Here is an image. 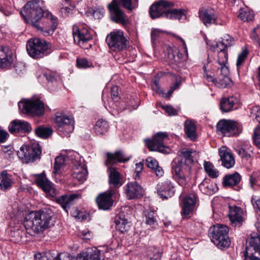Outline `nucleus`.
<instances>
[{"label":"nucleus","instance_id":"obj_52","mask_svg":"<svg viewBox=\"0 0 260 260\" xmlns=\"http://www.w3.org/2000/svg\"><path fill=\"white\" fill-rule=\"evenodd\" d=\"M86 173L87 171L82 167H81L79 169L74 170L72 175L73 178L77 179L79 181L83 182L86 179Z\"/></svg>","mask_w":260,"mask_h":260},{"label":"nucleus","instance_id":"obj_36","mask_svg":"<svg viewBox=\"0 0 260 260\" xmlns=\"http://www.w3.org/2000/svg\"><path fill=\"white\" fill-rule=\"evenodd\" d=\"M80 197V196L78 194L75 193L70 195H63L56 199V202L68 213V209L72 202L75 199H79Z\"/></svg>","mask_w":260,"mask_h":260},{"label":"nucleus","instance_id":"obj_56","mask_svg":"<svg viewBox=\"0 0 260 260\" xmlns=\"http://www.w3.org/2000/svg\"><path fill=\"white\" fill-rule=\"evenodd\" d=\"M250 117L256 122H260V107L255 106L250 109Z\"/></svg>","mask_w":260,"mask_h":260},{"label":"nucleus","instance_id":"obj_34","mask_svg":"<svg viewBox=\"0 0 260 260\" xmlns=\"http://www.w3.org/2000/svg\"><path fill=\"white\" fill-rule=\"evenodd\" d=\"M107 172L109 174V183L111 187L118 188L120 187L122 182L120 178V173L115 168L109 167Z\"/></svg>","mask_w":260,"mask_h":260},{"label":"nucleus","instance_id":"obj_22","mask_svg":"<svg viewBox=\"0 0 260 260\" xmlns=\"http://www.w3.org/2000/svg\"><path fill=\"white\" fill-rule=\"evenodd\" d=\"M115 191L111 189L103 193L100 194L96 199L98 206L100 209L107 210L110 209L113 204L112 196Z\"/></svg>","mask_w":260,"mask_h":260},{"label":"nucleus","instance_id":"obj_39","mask_svg":"<svg viewBox=\"0 0 260 260\" xmlns=\"http://www.w3.org/2000/svg\"><path fill=\"white\" fill-rule=\"evenodd\" d=\"M200 190L204 194H213L217 190V187L208 179H205L199 186Z\"/></svg>","mask_w":260,"mask_h":260},{"label":"nucleus","instance_id":"obj_63","mask_svg":"<svg viewBox=\"0 0 260 260\" xmlns=\"http://www.w3.org/2000/svg\"><path fill=\"white\" fill-rule=\"evenodd\" d=\"M147 166L148 168L154 169V168L157 167L158 162L157 160L153 157H149L146 159Z\"/></svg>","mask_w":260,"mask_h":260},{"label":"nucleus","instance_id":"obj_44","mask_svg":"<svg viewBox=\"0 0 260 260\" xmlns=\"http://www.w3.org/2000/svg\"><path fill=\"white\" fill-rule=\"evenodd\" d=\"M35 133L37 136L43 139L48 138L52 133V129L50 127L39 126L35 129Z\"/></svg>","mask_w":260,"mask_h":260},{"label":"nucleus","instance_id":"obj_61","mask_svg":"<svg viewBox=\"0 0 260 260\" xmlns=\"http://www.w3.org/2000/svg\"><path fill=\"white\" fill-rule=\"evenodd\" d=\"M89 260H101L100 257V250L96 248L92 250L91 251L88 252V257Z\"/></svg>","mask_w":260,"mask_h":260},{"label":"nucleus","instance_id":"obj_27","mask_svg":"<svg viewBox=\"0 0 260 260\" xmlns=\"http://www.w3.org/2000/svg\"><path fill=\"white\" fill-rule=\"evenodd\" d=\"M37 185L41 187L45 192L48 193L52 197L56 195V190L53 186L51 182H50L46 177L42 174L38 175L36 179Z\"/></svg>","mask_w":260,"mask_h":260},{"label":"nucleus","instance_id":"obj_14","mask_svg":"<svg viewBox=\"0 0 260 260\" xmlns=\"http://www.w3.org/2000/svg\"><path fill=\"white\" fill-rule=\"evenodd\" d=\"M206 44L207 45L210 46L211 49L214 51L217 52L218 53V59L216 62L214 64L211 63L210 60H209V57H208L207 61L205 64H207L209 62V66H211V68L215 69V66L219 67L220 70H221L223 67H227L226 64L228 61V54L226 48L223 47L222 45H218L217 42H213L212 44H210V41L206 40Z\"/></svg>","mask_w":260,"mask_h":260},{"label":"nucleus","instance_id":"obj_43","mask_svg":"<svg viewBox=\"0 0 260 260\" xmlns=\"http://www.w3.org/2000/svg\"><path fill=\"white\" fill-rule=\"evenodd\" d=\"M109 124L105 120L99 119L94 126V132L97 135L105 134L108 131Z\"/></svg>","mask_w":260,"mask_h":260},{"label":"nucleus","instance_id":"obj_58","mask_svg":"<svg viewBox=\"0 0 260 260\" xmlns=\"http://www.w3.org/2000/svg\"><path fill=\"white\" fill-rule=\"evenodd\" d=\"M77 66L79 68H87L92 67V63L85 58H77Z\"/></svg>","mask_w":260,"mask_h":260},{"label":"nucleus","instance_id":"obj_28","mask_svg":"<svg viewBox=\"0 0 260 260\" xmlns=\"http://www.w3.org/2000/svg\"><path fill=\"white\" fill-rule=\"evenodd\" d=\"M37 185L41 187L45 192L48 193L52 197L56 195V190L53 186L51 182H50L46 177L42 174L38 175L36 179Z\"/></svg>","mask_w":260,"mask_h":260},{"label":"nucleus","instance_id":"obj_16","mask_svg":"<svg viewBox=\"0 0 260 260\" xmlns=\"http://www.w3.org/2000/svg\"><path fill=\"white\" fill-rule=\"evenodd\" d=\"M108 9L111 20L116 23L126 24L128 19L126 14L120 9L117 0H112L108 4Z\"/></svg>","mask_w":260,"mask_h":260},{"label":"nucleus","instance_id":"obj_23","mask_svg":"<svg viewBox=\"0 0 260 260\" xmlns=\"http://www.w3.org/2000/svg\"><path fill=\"white\" fill-rule=\"evenodd\" d=\"M197 196L196 193H189L183 200L182 210L181 212L185 218L189 217V214L193 211L197 202Z\"/></svg>","mask_w":260,"mask_h":260},{"label":"nucleus","instance_id":"obj_31","mask_svg":"<svg viewBox=\"0 0 260 260\" xmlns=\"http://www.w3.org/2000/svg\"><path fill=\"white\" fill-rule=\"evenodd\" d=\"M219 154L223 166L230 169L234 166L235 161L233 155L225 147H222L219 149Z\"/></svg>","mask_w":260,"mask_h":260},{"label":"nucleus","instance_id":"obj_48","mask_svg":"<svg viewBox=\"0 0 260 260\" xmlns=\"http://www.w3.org/2000/svg\"><path fill=\"white\" fill-rule=\"evenodd\" d=\"M238 17L243 21H249L253 19L254 14L248 8H244L240 9Z\"/></svg>","mask_w":260,"mask_h":260},{"label":"nucleus","instance_id":"obj_54","mask_svg":"<svg viewBox=\"0 0 260 260\" xmlns=\"http://www.w3.org/2000/svg\"><path fill=\"white\" fill-rule=\"evenodd\" d=\"M155 214L153 211H149L145 215L146 223L152 228H155L157 225Z\"/></svg>","mask_w":260,"mask_h":260},{"label":"nucleus","instance_id":"obj_3","mask_svg":"<svg viewBox=\"0 0 260 260\" xmlns=\"http://www.w3.org/2000/svg\"><path fill=\"white\" fill-rule=\"evenodd\" d=\"M41 0H32L28 2L22 8L20 14L24 21L33 26L40 21L45 10H43L40 3Z\"/></svg>","mask_w":260,"mask_h":260},{"label":"nucleus","instance_id":"obj_35","mask_svg":"<svg viewBox=\"0 0 260 260\" xmlns=\"http://www.w3.org/2000/svg\"><path fill=\"white\" fill-rule=\"evenodd\" d=\"M242 214L243 212L240 208L235 207L230 208L229 216L233 226H240L243 220Z\"/></svg>","mask_w":260,"mask_h":260},{"label":"nucleus","instance_id":"obj_15","mask_svg":"<svg viewBox=\"0 0 260 260\" xmlns=\"http://www.w3.org/2000/svg\"><path fill=\"white\" fill-rule=\"evenodd\" d=\"M55 122L58 131L68 135L72 133L74 129V121L71 116H68L62 113H57L55 115Z\"/></svg>","mask_w":260,"mask_h":260},{"label":"nucleus","instance_id":"obj_6","mask_svg":"<svg viewBox=\"0 0 260 260\" xmlns=\"http://www.w3.org/2000/svg\"><path fill=\"white\" fill-rule=\"evenodd\" d=\"M50 45L46 41L38 38L29 39L26 44L28 55L34 59L42 58L49 53Z\"/></svg>","mask_w":260,"mask_h":260},{"label":"nucleus","instance_id":"obj_7","mask_svg":"<svg viewBox=\"0 0 260 260\" xmlns=\"http://www.w3.org/2000/svg\"><path fill=\"white\" fill-rule=\"evenodd\" d=\"M106 42L109 48L115 52H120L126 49L128 41L124 32L120 29H115L106 37Z\"/></svg>","mask_w":260,"mask_h":260},{"label":"nucleus","instance_id":"obj_32","mask_svg":"<svg viewBox=\"0 0 260 260\" xmlns=\"http://www.w3.org/2000/svg\"><path fill=\"white\" fill-rule=\"evenodd\" d=\"M176 37L182 42L183 46L182 48V52L180 53L179 52H178L177 55H175L174 54V50L170 47L167 48V51L168 58L170 60L174 61L175 62H179L180 59H186L187 57L188 53L187 47L184 40L180 37L177 36Z\"/></svg>","mask_w":260,"mask_h":260},{"label":"nucleus","instance_id":"obj_40","mask_svg":"<svg viewBox=\"0 0 260 260\" xmlns=\"http://www.w3.org/2000/svg\"><path fill=\"white\" fill-rule=\"evenodd\" d=\"M241 179V176L237 172L226 175L223 177L222 184L224 187H232L238 184Z\"/></svg>","mask_w":260,"mask_h":260},{"label":"nucleus","instance_id":"obj_29","mask_svg":"<svg viewBox=\"0 0 260 260\" xmlns=\"http://www.w3.org/2000/svg\"><path fill=\"white\" fill-rule=\"evenodd\" d=\"M37 185L41 187L45 192L48 193L52 197L56 195V190L53 186L51 182H50L46 177L42 174L38 175L36 179Z\"/></svg>","mask_w":260,"mask_h":260},{"label":"nucleus","instance_id":"obj_24","mask_svg":"<svg viewBox=\"0 0 260 260\" xmlns=\"http://www.w3.org/2000/svg\"><path fill=\"white\" fill-rule=\"evenodd\" d=\"M13 60L14 56L12 50L8 47L0 45V68H9Z\"/></svg>","mask_w":260,"mask_h":260},{"label":"nucleus","instance_id":"obj_9","mask_svg":"<svg viewBox=\"0 0 260 260\" xmlns=\"http://www.w3.org/2000/svg\"><path fill=\"white\" fill-rule=\"evenodd\" d=\"M242 129L240 123L231 120H220L216 125L218 133L224 137L238 136L242 132Z\"/></svg>","mask_w":260,"mask_h":260},{"label":"nucleus","instance_id":"obj_17","mask_svg":"<svg viewBox=\"0 0 260 260\" xmlns=\"http://www.w3.org/2000/svg\"><path fill=\"white\" fill-rule=\"evenodd\" d=\"M174 6L172 2L166 0H160L153 4L150 8L149 14L152 19H155L161 16L165 17V13L168 9Z\"/></svg>","mask_w":260,"mask_h":260},{"label":"nucleus","instance_id":"obj_19","mask_svg":"<svg viewBox=\"0 0 260 260\" xmlns=\"http://www.w3.org/2000/svg\"><path fill=\"white\" fill-rule=\"evenodd\" d=\"M196 154V151L192 149L183 148L180 149L178 152L179 158H176L173 160L179 161L180 164L190 167L191 168L194 161L193 158Z\"/></svg>","mask_w":260,"mask_h":260},{"label":"nucleus","instance_id":"obj_18","mask_svg":"<svg viewBox=\"0 0 260 260\" xmlns=\"http://www.w3.org/2000/svg\"><path fill=\"white\" fill-rule=\"evenodd\" d=\"M198 15L200 20L206 27L217 23V16L215 10L212 8H201L199 10Z\"/></svg>","mask_w":260,"mask_h":260},{"label":"nucleus","instance_id":"obj_53","mask_svg":"<svg viewBox=\"0 0 260 260\" xmlns=\"http://www.w3.org/2000/svg\"><path fill=\"white\" fill-rule=\"evenodd\" d=\"M248 54V50L246 47L242 48L241 52L238 54L236 66L238 70L244 62Z\"/></svg>","mask_w":260,"mask_h":260},{"label":"nucleus","instance_id":"obj_37","mask_svg":"<svg viewBox=\"0 0 260 260\" xmlns=\"http://www.w3.org/2000/svg\"><path fill=\"white\" fill-rule=\"evenodd\" d=\"M44 75L47 81V87L50 91H55L61 85L60 78L55 74L47 73Z\"/></svg>","mask_w":260,"mask_h":260},{"label":"nucleus","instance_id":"obj_1","mask_svg":"<svg viewBox=\"0 0 260 260\" xmlns=\"http://www.w3.org/2000/svg\"><path fill=\"white\" fill-rule=\"evenodd\" d=\"M52 217L53 212L49 209L31 211L26 215L24 225L27 230L39 234L53 224Z\"/></svg>","mask_w":260,"mask_h":260},{"label":"nucleus","instance_id":"obj_46","mask_svg":"<svg viewBox=\"0 0 260 260\" xmlns=\"http://www.w3.org/2000/svg\"><path fill=\"white\" fill-rule=\"evenodd\" d=\"M115 223L116 230L121 233H124L129 229L130 224L126 219L119 218L116 219Z\"/></svg>","mask_w":260,"mask_h":260},{"label":"nucleus","instance_id":"obj_10","mask_svg":"<svg viewBox=\"0 0 260 260\" xmlns=\"http://www.w3.org/2000/svg\"><path fill=\"white\" fill-rule=\"evenodd\" d=\"M168 139L167 133L158 132L153 136L152 139H145L144 143L150 151L168 153L169 149L165 145V141Z\"/></svg>","mask_w":260,"mask_h":260},{"label":"nucleus","instance_id":"obj_42","mask_svg":"<svg viewBox=\"0 0 260 260\" xmlns=\"http://www.w3.org/2000/svg\"><path fill=\"white\" fill-rule=\"evenodd\" d=\"M184 130L186 135L191 140L196 138V125L193 121L189 119L186 120L184 123Z\"/></svg>","mask_w":260,"mask_h":260},{"label":"nucleus","instance_id":"obj_51","mask_svg":"<svg viewBox=\"0 0 260 260\" xmlns=\"http://www.w3.org/2000/svg\"><path fill=\"white\" fill-rule=\"evenodd\" d=\"M204 169L210 177L215 178L218 176V171L215 169L213 164L210 162H205Z\"/></svg>","mask_w":260,"mask_h":260},{"label":"nucleus","instance_id":"obj_12","mask_svg":"<svg viewBox=\"0 0 260 260\" xmlns=\"http://www.w3.org/2000/svg\"><path fill=\"white\" fill-rule=\"evenodd\" d=\"M73 36L74 42L81 48L87 49L91 47L92 45L89 42L92 40V35L87 28L84 26L79 27L74 26L73 27Z\"/></svg>","mask_w":260,"mask_h":260},{"label":"nucleus","instance_id":"obj_30","mask_svg":"<svg viewBox=\"0 0 260 260\" xmlns=\"http://www.w3.org/2000/svg\"><path fill=\"white\" fill-rule=\"evenodd\" d=\"M246 252L248 254L260 255V235L253 233L249 240V245L246 247Z\"/></svg>","mask_w":260,"mask_h":260},{"label":"nucleus","instance_id":"obj_33","mask_svg":"<svg viewBox=\"0 0 260 260\" xmlns=\"http://www.w3.org/2000/svg\"><path fill=\"white\" fill-rule=\"evenodd\" d=\"M107 157V159L105 161V164L107 166L116 162H124L129 159V158L126 157L124 153L120 150L116 151L114 153L108 152Z\"/></svg>","mask_w":260,"mask_h":260},{"label":"nucleus","instance_id":"obj_50","mask_svg":"<svg viewBox=\"0 0 260 260\" xmlns=\"http://www.w3.org/2000/svg\"><path fill=\"white\" fill-rule=\"evenodd\" d=\"M56 254L54 251H46L35 255L34 260H53Z\"/></svg>","mask_w":260,"mask_h":260},{"label":"nucleus","instance_id":"obj_11","mask_svg":"<svg viewBox=\"0 0 260 260\" xmlns=\"http://www.w3.org/2000/svg\"><path fill=\"white\" fill-rule=\"evenodd\" d=\"M20 110L24 114L41 116L44 112V104L40 100H24L18 103Z\"/></svg>","mask_w":260,"mask_h":260},{"label":"nucleus","instance_id":"obj_38","mask_svg":"<svg viewBox=\"0 0 260 260\" xmlns=\"http://www.w3.org/2000/svg\"><path fill=\"white\" fill-rule=\"evenodd\" d=\"M179 86L180 83L179 82H175L174 85L170 87V90L167 93H165L164 91L161 90L158 82L156 80L153 81L151 87L152 89L156 91L157 93L160 95L162 97L167 99L169 98L172 95L174 91L179 87Z\"/></svg>","mask_w":260,"mask_h":260},{"label":"nucleus","instance_id":"obj_4","mask_svg":"<svg viewBox=\"0 0 260 260\" xmlns=\"http://www.w3.org/2000/svg\"><path fill=\"white\" fill-rule=\"evenodd\" d=\"M229 231L227 226L217 224L210 228L209 236L214 245L220 249H223L228 247L230 245Z\"/></svg>","mask_w":260,"mask_h":260},{"label":"nucleus","instance_id":"obj_57","mask_svg":"<svg viewBox=\"0 0 260 260\" xmlns=\"http://www.w3.org/2000/svg\"><path fill=\"white\" fill-rule=\"evenodd\" d=\"M234 41L233 38L228 35H226L222 38V41L220 43H218V45H222L223 47L226 48L230 47L233 45Z\"/></svg>","mask_w":260,"mask_h":260},{"label":"nucleus","instance_id":"obj_62","mask_svg":"<svg viewBox=\"0 0 260 260\" xmlns=\"http://www.w3.org/2000/svg\"><path fill=\"white\" fill-rule=\"evenodd\" d=\"M169 116H176L178 114V110L171 106L166 105L162 106Z\"/></svg>","mask_w":260,"mask_h":260},{"label":"nucleus","instance_id":"obj_45","mask_svg":"<svg viewBox=\"0 0 260 260\" xmlns=\"http://www.w3.org/2000/svg\"><path fill=\"white\" fill-rule=\"evenodd\" d=\"M185 15L184 10L180 9H168L167 12L165 13V17L170 19H177L180 20L183 16Z\"/></svg>","mask_w":260,"mask_h":260},{"label":"nucleus","instance_id":"obj_5","mask_svg":"<svg viewBox=\"0 0 260 260\" xmlns=\"http://www.w3.org/2000/svg\"><path fill=\"white\" fill-rule=\"evenodd\" d=\"M58 19L48 11H45L43 16H41L40 21L34 26L44 36L52 35L58 25Z\"/></svg>","mask_w":260,"mask_h":260},{"label":"nucleus","instance_id":"obj_59","mask_svg":"<svg viewBox=\"0 0 260 260\" xmlns=\"http://www.w3.org/2000/svg\"><path fill=\"white\" fill-rule=\"evenodd\" d=\"M253 141L255 145L260 149V124L254 131Z\"/></svg>","mask_w":260,"mask_h":260},{"label":"nucleus","instance_id":"obj_26","mask_svg":"<svg viewBox=\"0 0 260 260\" xmlns=\"http://www.w3.org/2000/svg\"><path fill=\"white\" fill-rule=\"evenodd\" d=\"M239 100L235 95L223 98L220 102V108L223 112H229L238 109Z\"/></svg>","mask_w":260,"mask_h":260},{"label":"nucleus","instance_id":"obj_13","mask_svg":"<svg viewBox=\"0 0 260 260\" xmlns=\"http://www.w3.org/2000/svg\"><path fill=\"white\" fill-rule=\"evenodd\" d=\"M190 167L180 164L179 161H173L172 163V172L173 176L177 183L181 186H185L187 182V177L190 174Z\"/></svg>","mask_w":260,"mask_h":260},{"label":"nucleus","instance_id":"obj_41","mask_svg":"<svg viewBox=\"0 0 260 260\" xmlns=\"http://www.w3.org/2000/svg\"><path fill=\"white\" fill-rule=\"evenodd\" d=\"M13 181L12 176L6 171L0 173V187L2 190H7L11 187Z\"/></svg>","mask_w":260,"mask_h":260},{"label":"nucleus","instance_id":"obj_25","mask_svg":"<svg viewBox=\"0 0 260 260\" xmlns=\"http://www.w3.org/2000/svg\"><path fill=\"white\" fill-rule=\"evenodd\" d=\"M156 190L158 195L161 198L167 199L174 193V186L169 180L158 183Z\"/></svg>","mask_w":260,"mask_h":260},{"label":"nucleus","instance_id":"obj_64","mask_svg":"<svg viewBox=\"0 0 260 260\" xmlns=\"http://www.w3.org/2000/svg\"><path fill=\"white\" fill-rule=\"evenodd\" d=\"M53 260H72V257L67 253L57 254Z\"/></svg>","mask_w":260,"mask_h":260},{"label":"nucleus","instance_id":"obj_2","mask_svg":"<svg viewBox=\"0 0 260 260\" xmlns=\"http://www.w3.org/2000/svg\"><path fill=\"white\" fill-rule=\"evenodd\" d=\"M209 62L207 64L204 63L203 66L204 78L208 81L213 82L219 88H225L230 82L228 77L229 69L224 67L220 70L219 67L215 66V69L209 66Z\"/></svg>","mask_w":260,"mask_h":260},{"label":"nucleus","instance_id":"obj_55","mask_svg":"<svg viewBox=\"0 0 260 260\" xmlns=\"http://www.w3.org/2000/svg\"><path fill=\"white\" fill-rule=\"evenodd\" d=\"M64 164V158L63 156H58L55 159L54 165V174H58L60 172V170Z\"/></svg>","mask_w":260,"mask_h":260},{"label":"nucleus","instance_id":"obj_60","mask_svg":"<svg viewBox=\"0 0 260 260\" xmlns=\"http://www.w3.org/2000/svg\"><path fill=\"white\" fill-rule=\"evenodd\" d=\"M62 7L60 9L62 14L64 16H68L72 11V9L69 7V6L70 5V1L65 0L64 1V4H62Z\"/></svg>","mask_w":260,"mask_h":260},{"label":"nucleus","instance_id":"obj_21","mask_svg":"<svg viewBox=\"0 0 260 260\" xmlns=\"http://www.w3.org/2000/svg\"><path fill=\"white\" fill-rule=\"evenodd\" d=\"M8 128L11 134L15 133H29L32 130L31 125L28 122L19 119L13 120L9 124Z\"/></svg>","mask_w":260,"mask_h":260},{"label":"nucleus","instance_id":"obj_47","mask_svg":"<svg viewBox=\"0 0 260 260\" xmlns=\"http://www.w3.org/2000/svg\"><path fill=\"white\" fill-rule=\"evenodd\" d=\"M251 202L255 211L258 214V216L257 218V221L255 223V225L257 230L260 232V197L257 196H253L251 198Z\"/></svg>","mask_w":260,"mask_h":260},{"label":"nucleus","instance_id":"obj_49","mask_svg":"<svg viewBox=\"0 0 260 260\" xmlns=\"http://www.w3.org/2000/svg\"><path fill=\"white\" fill-rule=\"evenodd\" d=\"M119 4L129 11L136 9L138 6V0H119Z\"/></svg>","mask_w":260,"mask_h":260},{"label":"nucleus","instance_id":"obj_8","mask_svg":"<svg viewBox=\"0 0 260 260\" xmlns=\"http://www.w3.org/2000/svg\"><path fill=\"white\" fill-rule=\"evenodd\" d=\"M42 150L38 143L22 146L17 151V155L24 162L29 163L40 159Z\"/></svg>","mask_w":260,"mask_h":260},{"label":"nucleus","instance_id":"obj_20","mask_svg":"<svg viewBox=\"0 0 260 260\" xmlns=\"http://www.w3.org/2000/svg\"><path fill=\"white\" fill-rule=\"evenodd\" d=\"M124 192L128 200L141 198L144 194V189L137 182L126 184L124 187Z\"/></svg>","mask_w":260,"mask_h":260}]
</instances>
